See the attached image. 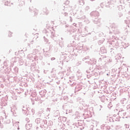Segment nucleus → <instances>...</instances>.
<instances>
[{"label":"nucleus","mask_w":130,"mask_h":130,"mask_svg":"<svg viewBox=\"0 0 130 130\" xmlns=\"http://www.w3.org/2000/svg\"><path fill=\"white\" fill-rule=\"evenodd\" d=\"M91 1H94V0H91Z\"/></svg>","instance_id":"obj_3"},{"label":"nucleus","mask_w":130,"mask_h":130,"mask_svg":"<svg viewBox=\"0 0 130 130\" xmlns=\"http://www.w3.org/2000/svg\"><path fill=\"white\" fill-rule=\"evenodd\" d=\"M81 2H83V0H81Z\"/></svg>","instance_id":"obj_2"},{"label":"nucleus","mask_w":130,"mask_h":130,"mask_svg":"<svg viewBox=\"0 0 130 130\" xmlns=\"http://www.w3.org/2000/svg\"><path fill=\"white\" fill-rule=\"evenodd\" d=\"M12 32L9 31V32H8L9 37H12Z\"/></svg>","instance_id":"obj_1"}]
</instances>
